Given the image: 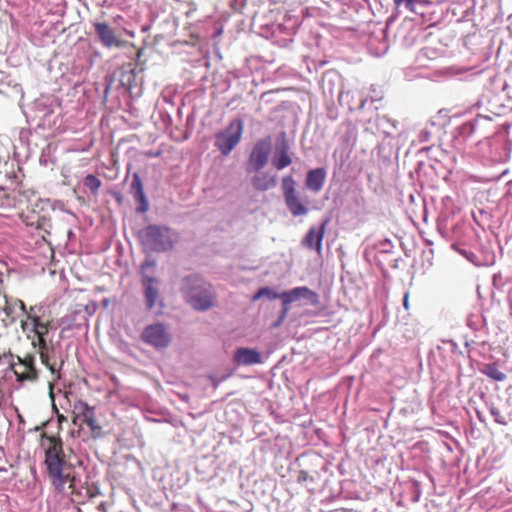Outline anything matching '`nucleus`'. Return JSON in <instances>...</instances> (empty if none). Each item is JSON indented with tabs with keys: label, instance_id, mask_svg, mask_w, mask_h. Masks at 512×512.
Masks as SVG:
<instances>
[{
	"label": "nucleus",
	"instance_id": "obj_21",
	"mask_svg": "<svg viewBox=\"0 0 512 512\" xmlns=\"http://www.w3.org/2000/svg\"><path fill=\"white\" fill-rule=\"evenodd\" d=\"M485 374L495 380V381H503L505 380L506 376L503 372H501L500 370H498L495 366L493 365H489L486 367L485 369Z\"/></svg>",
	"mask_w": 512,
	"mask_h": 512
},
{
	"label": "nucleus",
	"instance_id": "obj_15",
	"mask_svg": "<svg viewBox=\"0 0 512 512\" xmlns=\"http://www.w3.org/2000/svg\"><path fill=\"white\" fill-rule=\"evenodd\" d=\"M292 160L288 154L287 147L275 153L273 164L278 170H282L291 164Z\"/></svg>",
	"mask_w": 512,
	"mask_h": 512
},
{
	"label": "nucleus",
	"instance_id": "obj_26",
	"mask_svg": "<svg viewBox=\"0 0 512 512\" xmlns=\"http://www.w3.org/2000/svg\"><path fill=\"white\" fill-rule=\"evenodd\" d=\"M408 299H409V294L406 293L405 297H404V307H405V309L409 308V301H408Z\"/></svg>",
	"mask_w": 512,
	"mask_h": 512
},
{
	"label": "nucleus",
	"instance_id": "obj_6",
	"mask_svg": "<svg viewBox=\"0 0 512 512\" xmlns=\"http://www.w3.org/2000/svg\"><path fill=\"white\" fill-rule=\"evenodd\" d=\"M142 338L146 343L155 348H164L170 343V335L162 324L147 326L142 333Z\"/></svg>",
	"mask_w": 512,
	"mask_h": 512
},
{
	"label": "nucleus",
	"instance_id": "obj_12",
	"mask_svg": "<svg viewBox=\"0 0 512 512\" xmlns=\"http://www.w3.org/2000/svg\"><path fill=\"white\" fill-rule=\"evenodd\" d=\"M326 171L323 168L310 170L307 174L306 185L313 192H319L325 183Z\"/></svg>",
	"mask_w": 512,
	"mask_h": 512
},
{
	"label": "nucleus",
	"instance_id": "obj_8",
	"mask_svg": "<svg viewBox=\"0 0 512 512\" xmlns=\"http://www.w3.org/2000/svg\"><path fill=\"white\" fill-rule=\"evenodd\" d=\"M280 298L282 299L283 304L285 305L284 315L289 310V305L301 298H306L312 304H317L319 301L318 295L311 291L308 287H296L290 291H285L281 294Z\"/></svg>",
	"mask_w": 512,
	"mask_h": 512
},
{
	"label": "nucleus",
	"instance_id": "obj_13",
	"mask_svg": "<svg viewBox=\"0 0 512 512\" xmlns=\"http://www.w3.org/2000/svg\"><path fill=\"white\" fill-rule=\"evenodd\" d=\"M95 415L94 409L83 401H77L73 406V424H77L78 421L86 423L88 419Z\"/></svg>",
	"mask_w": 512,
	"mask_h": 512
},
{
	"label": "nucleus",
	"instance_id": "obj_9",
	"mask_svg": "<svg viewBox=\"0 0 512 512\" xmlns=\"http://www.w3.org/2000/svg\"><path fill=\"white\" fill-rule=\"evenodd\" d=\"M94 27L96 29V32H97L102 44L105 47L111 48L113 46H116V47L122 48L125 46V42L116 38L115 33L108 26V24L102 23V22H96L94 24Z\"/></svg>",
	"mask_w": 512,
	"mask_h": 512
},
{
	"label": "nucleus",
	"instance_id": "obj_7",
	"mask_svg": "<svg viewBox=\"0 0 512 512\" xmlns=\"http://www.w3.org/2000/svg\"><path fill=\"white\" fill-rule=\"evenodd\" d=\"M271 151V140L264 139L257 142L248 160L250 171H259L265 166Z\"/></svg>",
	"mask_w": 512,
	"mask_h": 512
},
{
	"label": "nucleus",
	"instance_id": "obj_1",
	"mask_svg": "<svg viewBox=\"0 0 512 512\" xmlns=\"http://www.w3.org/2000/svg\"><path fill=\"white\" fill-rule=\"evenodd\" d=\"M62 443L55 439H50V445L45 452V466L53 487L62 492L67 483H72L74 478L69 473H65L62 458Z\"/></svg>",
	"mask_w": 512,
	"mask_h": 512
},
{
	"label": "nucleus",
	"instance_id": "obj_2",
	"mask_svg": "<svg viewBox=\"0 0 512 512\" xmlns=\"http://www.w3.org/2000/svg\"><path fill=\"white\" fill-rule=\"evenodd\" d=\"M283 190L286 205L293 216H304L309 213V202L297 193L296 183L291 176L283 178Z\"/></svg>",
	"mask_w": 512,
	"mask_h": 512
},
{
	"label": "nucleus",
	"instance_id": "obj_30",
	"mask_svg": "<svg viewBox=\"0 0 512 512\" xmlns=\"http://www.w3.org/2000/svg\"><path fill=\"white\" fill-rule=\"evenodd\" d=\"M150 231H151V233H155V232H157V231H158V229H156V228H151V230H150Z\"/></svg>",
	"mask_w": 512,
	"mask_h": 512
},
{
	"label": "nucleus",
	"instance_id": "obj_29",
	"mask_svg": "<svg viewBox=\"0 0 512 512\" xmlns=\"http://www.w3.org/2000/svg\"><path fill=\"white\" fill-rule=\"evenodd\" d=\"M127 34H128L130 37H135L134 32L129 31V32H127Z\"/></svg>",
	"mask_w": 512,
	"mask_h": 512
},
{
	"label": "nucleus",
	"instance_id": "obj_23",
	"mask_svg": "<svg viewBox=\"0 0 512 512\" xmlns=\"http://www.w3.org/2000/svg\"><path fill=\"white\" fill-rule=\"evenodd\" d=\"M39 311H40V307L38 306H31L29 308V310H27L26 314H25V319L24 320H30L31 318H35V319H40V316H39Z\"/></svg>",
	"mask_w": 512,
	"mask_h": 512
},
{
	"label": "nucleus",
	"instance_id": "obj_25",
	"mask_svg": "<svg viewBox=\"0 0 512 512\" xmlns=\"http://www.w3.org/2000/svg\"><path fill=\"white\" fill-rule=\"evenodd\" d=\"M16 304L18 305L19 309H20L24 314H26L27 310H26V306H25L24 302H23V301H21V300H18V301L16 302Z\"/></svg>",
	"mask_w": 512,
	"mask_h": 512
},
{
	"label": "nucleus",
	"instance_id": "obj_28",
	"mask_svg": "<svg viewBox=\"0 0 512 512\" xmlns=\"http://www.w3.org/2000/svg\"><path fill=\"white\" fill-rule=\"evenodd\" d=\"M58 420H59V422H62V421H64V420H65V418H64V416H63V415H60V416L58 417Z\"/></svg>",
	"mask_w": 512,
	"mask_h": 512
},
{
	"label": "nucleus",
	"instance_id": "obj_18",
	"mask_svg": "<svg viewBox=\"0 0 512 512\" xmlns=\"http://www.w3.org/2000/svg\"><path fill=\"white\" fill-rule=\"evenodd\" d=\"M20 361V365L24 366V368L26 369V373L24 372H21L19 373L17 370H15V375L17 377V380L19 382H23L24 380H32L35 378V374H34V369L32 368L31 366V361L30 360H24V361Z\"/></svg>",
	"mask_w": 512,
	"mask_h": 512
},
{
	"label": "nucleus",
	"instance_id": "obj_20",
	"mask_svg": "<svg viewBox=\"0 0 512 512\" xmlns=\"http://www.w3.org/2000/svg\"><path fill=\"white\" fill-rule=\"evenodd\" d=\"M84 184L86 187H88L93 193H97L100 186L101 181L94 175L88 174L85 177Z\"/></svg>",
	"mask_w": 512,
	"mask_h": 512
},
{
	"label": "nucleus",
	"instance_id": "obj_11",
	"mask_svg": "<svg viewBox=\"0 0 512 512\" xmlns=\"http://www.w3.org/2000/svg\"><path fill=\"white\" fill-rule=\"evenodd\" d=\"M327 222H324L319 229L311 227L305 237V243L309 248H316L318 253L322 251V243L326 232Z\"/></svg>",
	"mask_w": 512,
	"mask_h": 512
},
{
	"label": "nucleus",
	"instance_id": "obj_4",
	"mask_svg": "<svg viewBox=\"0 0 512 512\" xmlns=\"http://www.w3.org/2000/svg\"><path fill=\"white\" fill-rule=\"evenodd\" d=\"M243 133V123L232 121L229 126L216 137V146L224 155H228L239 143Z\"/></svg>",
	"mask_w": 512,
	"mask_h": 512
},
{
	"label": "nucleus",
	"instance_id": "obj_27",
	"mask_svg": "<svg viewBox=\"0 0 512 512\" xmlns=\"http://www.w3.org/2000/svg\"><path fill=\"white\" fill-rule=\"evenodd\" d=\"M49 390H50V397H51V399H53V384L51 382L49 383Z\"/></svg>",
	"mask_w": 512,
	"mask_h": 512
},
{
	"label": "nucleus",
	"instance_id": "obj_22",
	"mask_svg": "<svg viewBox=\"0 0 512 512\" xmlns=\"http://www.w3.org/2000/svg\"><path fill=\"white\" fill-rule=\"evenodd\" d=\"M263 296H267L268 298L275 300L279 298L281 295H279L277 292L270 290L267 287H264L258 290V292L252 297V301H257Z\"/></svg>",
	"mask_w": 512,
	"mask_h": 512
},
{
	"label": "nucleus",
	"instance_id": "obj_24",
	"mask_svg": "<svg viewBox=\"0 0 512 512\" xmlns=\"http://www.w3.org/2000/svg\"><path fill=\"white\" fill-rule=\"evenodd\" d=\"M402 2H405L408 7H412L414 4V0H395L397 5L401 4Z\"/></svg>",
	"mask_w": 512,
	"mask_h": 512
},
{
	"label": "nucleus",
	"instance_id": "obj_10",
	"mask_svg": "<svg viewBox=\"0 0 512 512\" xmlns=\"http://www.w3.org/2000/svg\"><path fill=\"white\" fill-rule=\"evenodd\" d=\"M234 361L238 365H253L261 362L260 353L251 348H239L234 353Z\"/></svg>",
	"mask_w": 512,
	"mask_h": 512
},
{
	"label": "nucleus",
	"instance_id": "obj_16",
	"mask_svg": "<svg viewBox=\"0 0 512 512\" xmlns=\"http://www.w3.org/2000/svg\"><path fill=\"white\" fill-rule=\"evenodd\" d=\"M153 279L147 278L144 282L146 286V299H147V305L151 309L154 307L156 300L158 298V291L152 286Z\"/></svg>",
	"mask_w": 512,
	"mask_h": 512
},
{
	"label": "nucleus",
	"instance_id": "obj_17",
	"mask_svg": "<svg viewBox=\"0 0 512 512\" xmlns=\"http://www.w3.org/2000/svg\"><path fill=\"white\" fill-rule=\"evenodd\" d=\"M275 184V179L273 177H269L268 175H260L253 179V185L258 190H268L273 187Z\"/></svg>",
	"mask_w": 512,
	"mask_h": 512
},
{
	"label": "nucleus",
	"instance_id": "obj_19",
	"mask_svg": "<svg viewBox=\"0 0 512 512\" xmlns=\"http://www.w3.org/2000/svg\"><path fill=\"white\" fill-rule=\"evenodd\" d=\"M86 425L90 428L92 435L94 438L98 439L103 437L104 431L100 424H98L96 415L92 416V418L88 419Z\"/></svg>",
	"mask_w": 512,
	"mask_h": 512
},
{
	"label": "nucleus",
	"instance_id": "obj_3",
	"mask_svg": "<svg viewBox=\"0 0 512 512\" xmlns=\"http://www.w3.org/2000/svg\"><path fill=\"white\" fill-rule=\"evenodd\" d=\"M51 320L41 321V319L21 320L22 331L28 338H32L34 347L44 349L46 347L45 336L51 328Z\"/></svg>",
	"mask_w": 512,
	"mask_h": 512
},
{
	"label": "nucleus",
	"instance_id": "obj_5",
	"mask_svg": "<svg viewBox=\"0 0 512 512\" xmlns=\"http://www.w3.org/2000/svg\"><path fill=\"white\" fill-rule=\"evenodd\" d=\"M185 295L187 302L198 311H205L213 306L214 295L203 285L186 286Z\"/></svg>",
	"mask_w": 512,
	"mask_h": 512
},
{
	"label": "nucleus",
	"instance_id": "obj_14",
	"mask_svg": "<svg viewBox=\"0 0 512 512\" xmlns=\"http://www.w3.org/2000/svg\"><path fill=\"white\" fill-rule=\"evenodd\" d=\"M132 188L135 191V198L141 203V212H146L149 208V203L145 195L144 187L139 176H135L132 182Z\"/></svg>",
	"mask_w": 512,
	"mask_h": 512
}]
</instances>
